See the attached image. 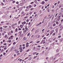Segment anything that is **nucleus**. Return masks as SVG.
Instances as JSON below:
<instances>
[{
  "mask_svg": "<svg viewBox=\"0 0 63 63\" xmlns=\"http://www.w3.org/2000/svg\"><path fill=\"white\" fill-rule=\"evenodd\" d=\"M59 54V53H58L56 54L55 55V56H57V55H58Z\"/></svg>",
  "mask_w": 63,
  "mask_h": 63,
  "instance_id": "9",
  "label": "nucleus"
},
{
  "mask_svg": "<svg viewBox=\"0 0 63 63\" xmlns=\"http://www.w3.org/2000/svg\"><path fill=\"white\" fill-rule=\"evenodd\" d=\"M63 19H62L61 20V22H63Z\"/></svg>",
  "mask_w": 63,
  "mask_h": 63,
  "instance_id": "62",
  "label": "nucleus"
},
{
  "mask_svg": "<svg viewBox=\"0 0 63 63\" xmlns=\"http://www.w3.org/2000/svg\"><path fill=\"white\" fill-rule=\"evenodd\" d=\"M27 31L26 30H25V31H24L23 32V33H25Z\"/></svg>",
  "mask_w": 63,
  "mask_h": 63,
  "instance_id": "19",
  "label": "nucleus"
},
{
  "mask_svg": "<svg viewBox=\"0 0 63 63\" xmlns=\"http://www.w3.org/2000/svg\"><path fill=\"white\" fill-rule=\"evenodd\" d=\"M3 29V28H2V27H1L0 28V30H2V29Z\"/></svg>",
  "mask_w": 63,
  "mask_h": 63,
  "instance_id": "44",
  "label": "nucleus"
},
{
  "mask_svg": "<svg viewBox=\"0 0 63 63\" xmlns=\"http://www.w3.org/2000/svg\"><path fill=\"white\" fill-rule=\"evenodd\" d=\"M45 3V2L44 1H43L40 3V4H42V5H44Z\"/></svg>",
  "mask_w": 63,
  "mask_h": 63,
  "instance_id": "1",
  "label": "nucleus"
},
{
  "mask_svg": "<svg viewBox=\"0 0 63 63\" xmlns=\"http://www.w3.org/2000/svg\"><path fill=\"white\" fill-rule=\"evenodd\" d=\"M61 37V35H60V36H58V38H60Z\"/></svg>",
  "mask_w": 63,
  "mask_h": 63,
  "instance_id": "37",
  "label": "nucleus"
},
{
  "mask_svg": "<svg viewBox=\"0 0 63 63\" xmlns=\"http://www.w3.org/2000/svg\"><path fill=\"white\" fill-rule=\"evenodd\" d=\"M28 17V16H26V17H24V18H27Z\"/></svg>",
  "mask_w": 63,
  "mask_h": 63,
  "instance_id": "50",
  "label": "nucleus"
},
{
  "mask_svg": "<svg viewBox=\"0 0 63 63\" xmlns=\"http://www.w3.org/2000/svg\"><path fill=\"white\" fill-rule=\"evenodd\" d=\"M55 33H54L52 34V35H53V36H54V35H55Z\"/></svg>",
  "mask_w": 63,
  "mask_h": 63,
  "instance_id": "25",
  "label": "nucleus"
},
{
  "mask_svg": "<svg viewBox=\"0 0 63 63\" xmlns=\"http://www.w3.org/2000/svg\"><path fill=\"white\" fill-rule=\"evenodd\" d=\"M20 54V53H17V55H19V54Z\"/></svg>",
  "mask_w": 63,
  "mask_h": 63,
  "instance_id": "60",
  "label": "nucleus"
},
{
  "mask_svg": "<svg viewBox=\"0 0 63 63\" xmlns=\"http://www.w3.org/2000/svg\"><path fill=\"white\" fill-rule=\"evenodd\" d=\"M33 3H34V2H31V4H33Z\"/></svg>",
  "mask_w": 63,
  "mask_h": 63,
  "instance_id": "54",
  "label": "nucleus"
},
{
  "mask_svg": "<svg viewBox=\"0 0 63 63\" xmlns=\"http://www.w3.org/2000/svg\"><path fill=\"white\" fill-rule=\"evenodd\" d=\"M60 18H59L58 19V20H57V21H59V20H60Z\"/></svg>",
  "mask_w": 63,
  "mask_h": 63,
  "instance_id": "48",
  "label": "nucleus"
},
{
  "mask_svg": "<svg viewBox=\"0 0 63 63\" xmlns=\"http://www.w3.org/2000/svg\"><path fill=\"white\" fill-rule=\"evenodd\" d=\"M29 46V45H26V47H28Z\"/></svg>",
  "mask_w": 63,
  "mask_h": 63,
  "instance_id": "33",
  "label": "nucleus"
},
{
  "mask_svg": "<svg viewBox=\"0 0 63 63\" xmlns=\"http://www.w3.org/2000/svg\"><path fill=\"white\" fill-rule=\"evenodd\" d=\"M5 17H6V16L5 15H4L2 16V18H5Z\"/></svg>",
  "mask_w": 63,
  "mask_h": 63,
  "instance_id": "13",
  "label": "nucleus"
},
{
  "mask_svg": "<svg viewBox=\"0 0 63 63\" xmlns=\"http://www.w3.org/2000/svg\"><path fill=\"white\" fill-rule=\"evenodd\" d=\"M19 49L20 50H22V51H23V49H22V47H19Z\"/></svg>",
  "mask_w": 63,
  "mask_h": 63,
  "instance_id": "2",
  "label": "nucleus"
},
{
  "mask_svg": "<svg viewBox=\"0 0 63 63\" xmlns=\"http://www.w3.org/2000/svg\"><path fill=\"white\" fill-rule=\"evenodd\" d=\"M16 41H17V40H18V37H17L16 38Z\"/></svg>",
  "mask_w": 63,
  "mask_h": 63,
  "instance_id": "49",
  "label": "nucleus"
},
{
  "mask_svg": "<svg viewBox=\"0 0 63 63\" xmlns=\"http://www.w3.org/2000/svg\"><path fill=\"white\" fill-rule=\"evenodd\" d=\"M29 35H30V33H29L28 34H27V36H29Z\"/></svg>",
  "mask_w": 63,
  "mask_h": 63,
  "instance_id": "31",
  "label": "nucleus"
},
{
  "mask_svg": "<svg viewBox=\"0 0 63 63\" xmlns=\"http://www.w3.org/2000/svg\"><path fill=\"white\" fill-rule=\"evenodd\" d=\"M7 37V35H6L4 36V38H6Z\"/></svg>",
  "mask_w": 63,
  "mask_h": 63,
  "instance_id": "34",
  "label": "nucleus"
},
{
  "mask_svg": "<svg viewBox=\"0 0 63 63\" xmlns=\"http://www.w3.org/2000/svg\"><path fill=\"white\" fill-rule=\"evenodd\" d=\"M25 11H26V12H27V11H28V9H26L25 10Z\"/></svg>",
  "mask_w": 63,
  "mask_h": 63,
  "instance_id": "43",
  "label": "nucleus"
},
{
  "mask_svg": "<svg viewBox=\"0 0 63 63\" xmlns=\"http://www.w3.org/2000/svg\"><path fill=\"white\" fill-rule=\"evenodd\" d=\"M56 4H57V3H56L54 4L55 6H56Z\"/></svg>",
  "mask_w": 63,
  "mask_h": 63,
  "instance_id": "59",
  "label": "nucleus"
},
{
  "mask_svg": "<svg viewBox=\"0 0 63 63\" xmlns=\"http://www.w3.org/2000/svg\"><path fill=\"white\" fill-rule=\"evenodd\" d=\"M14 57H16V54H15L14 55Z\"/></svg>",
  "mask_w": 63,
  "mask_h": 63,
  "instance_id": "61",
  "label": "nucleus"
},
{
  "mask_svg": "<svg viewBox=\"0 0 63 63\" xmlns=\"http://www.w3.org/2000/svg\"><path fill=\"white\" fill-rule=\"evenodd\" d=\"M41 49L40 48H38L35 49H38V51H39L40 50V49Z\"/></svg>",
  "mask_w": 63,
  "mask_h": 63,
  "instance_id": "8",
  "label": "nucleus"
},
{
  "mask_svg": "<svg viewBox=\"0 0 63 63\" xmlns=\"http://www.w3.org/2000/svg\"><path fill=\"white\" fill-rule=\"evenodd\" d=\"M22 5H23V4H22V3H21L20 4V6H22Z\"/></svg>",
  "mask_w": 63,
  "mask_h": 63,
  "instance_id": "12",
  "label": "nucleus"
},
{
  "mask_svg": "<svg viewBox=\"0 0 63 63\" xmlns=\"http://www.w3.org/2000/svg\"><path fill=\"white\" fill-rule=\"evenodd\" d=\"M63 40V38H62L60 40V41H61V42H62V41Z\"/></svg>",
  "mask_w": 63,
  "mask_h": 63,
  "instance_id": "15",
  "label": "nucleus"
},
{
  "mask_svg": "<svg viewBox=\"0 0 63 63\" xmlns=\"http://www.w3.org/2000/svg\"><path fill=\"white\" fill-rule=\"evenodd\" d=\"M8 35H10L11 34V32H10L9 33H8Z\"/></svg>",
  "mask_w": 63,
  "mask_h": 63,
  "instance_id": "6",
  "label": "nucleus"
},
{
  "mask_svg": "<svg viewBox=\"0 0 63 63\" xmlns=\"http://www.w3.org/2000/svg\"><path fill=\"white\" fill-rule=\"evenodd\" d=\"M39 42H40V41H38L36 43L38 44V43H39Z\"/></svg>",
  "mask_w": 63,
  "mask_h": 63,
  "instance_id": "26",
  "label": "nucleus"
},
{
  "mask_svg": "<svg viewBox=\"0 0 63 63\" xmlns=\"http://www.w3.org/2000/svg\"><path fill=\"white\" fill-rule=\"evenodd\" d=\"M20 9H21V11H22V9H23V7H21V8H20Z\"/></svg>",
  "mask_w": 63,
  "mask_h": 63,
  "instance_id": "22",
  "label": "nucleus"
},
{
  "mask_svg": "<svg viewBox=\"0 0 63 63\" xmlns=\"http://www.w3.org/2000/svg\"><path fill=\"white\" fill-rule=\"evenodd\" d=\"M29 19H27V20H26V21H27V22H29Z\"/></svg>",
  "mask_w": 63,
  "mask_h": 63,
  "instance_id": "40",
  "label": "nucleus"
},
{
  "mask_svg": "<svg viewBox=\"0 0 63 63\" xmlns=\"http://www.w3.org/2000/svg\"><path fill=\"white\" fill-rule=\"evenodd\" d=\"M1 4L2 6H4V3H3L2 2L1 3Z\"/></svg>",
  "mask_w": 63,
  "mask_h": 63,
  "instance_id": "23",
  "label": "nucleus"
},
{
  "mask_svg": "<svg viewBox=\"0 0 63 63\" xmlns=\"http://www.w3.org/2000/svg\"><path fill=\"white\" fill-rule=\"evenodd\" d=\"M32 25V24H31L30 25V26H29V25L28 27H30V26H31V25Z\"/></svg>",
  "mask_w": 63,
  "mask_h": 63,
  "instance_id": "27",
  "label": "nucleus"
},
{
  "mask_svg": "<svg viewBox=\"0 0 63 63\" xmlns=\"http://www.w3.org/2000/svg\"><path fill=\"white\" fill-rule=\"evenodd\" d=\"M58 14L57 13L56 14V15L55 16V17H56V16H57V14Z\"/></svg>",
  "mask_w": 63,
  "mask_h": 63,
  "instance_id": "38",
  "label": "nucleus"
},
{
  "mask_svg": "<svg viewBox=\"0 0 63 63\" xmlns=\"http://www.w3.org/2000/svg\"><path fill=\"white\" fill-rule=\"evenodd\" d=\"M58 28H57L55 30L56 32H58Z\"/></svg>",
  "mask_w": 63,
  "mask_h": 63,
  "instance_id": "7",
  "label": "nucleus"
},
{
  "mask_svg": "<svg viewBox=\"0 0 63 63\" xmlns=\"http://www.w3.org/2000/svg\"><path fill=\"white\" fill-rule=\"evenodd\" d=\"M2 56H3V55H2V54H1L0 55V57H2Z\"/></svg>",
  "mask_w": 63,
  "mask_h": 63,
  "instance_id": "58",
  "label": "nucleus"
},
{
  "mask_svg": "<svg viewBox=\"0 0 63 63\" xmlns=\"http://www.w3.org/2000/svg\"><path fill=\"white\" fill-rule=\"evenodd\" d=\"M22 33V31H19V33L20 34V33Z\"/></svg>",
  "mask_w": 63,
  "mask_h": 63,
  "instance_id": "39",
  "label": "nucleus"
},
{
  "mask_svg": "<svg viewBox=\"0 0 63 63\" xmlns=\"http://www.w3.org/2000/svg\"><path fill=\"white\" fill-rule=\"evenodd\" d=\"M50 59H52L53 58V57H51L50 58Z\"/></svg>",
  "mask_w": 63,
  "mask_h": 63,
  "instance_id": "30",
  "label": "nucleus"
},
{
  "mask_svg": "<svg viewBox=\"0 0 63 63\" xmlns=\"http://www.w3.org/2000/svg\"><path fill=\"white\" fill-rule=\"evenodd\" d=\"M39 25H40V24H37V25H36V26H39Z\"/></svg>",
  "mask_w": 63,
  "mask_h": 63,
  "instance_id": "35",
  "label": "nucleus"
},
{
  "mask_svg": "<svg viewBox=\"0 0 63 63\" xmlns=\"http://www.w3.org/2000/svg\"><path fill=\"white\" fill-rule=\"evenodd\" d=\"M37 57V56H36L35 57H34L33 58V59H35V58H36Z\"/></svg>",
  "mask_w": 63,
  "mask_h": 63,
  "instance_id": "32",
  "label": "nucleus"
},
{
  "mask_svg": "<svg viewBox=\"0 0 63 63\" xmlns=\"http://www.w3.org/2000/svg\"><path fill=\"white\" fill-rule=\"evenodd\" d=\"M31 58L30 57L28 59V60H31Z\"/></svg>",
  "mask_w": 63,
  "mask_h": 63,
  "instance_id": "28",
  "label": "nucleus"
},
{
  "mask_svg": "<svg viewBox=\"0 0 63 63\" xmlns=\"http://www.w3.org/2000/svg\"><path fill=\"white\" fill-rule=\"evenodd\" d=\"M29 45V43H27L26 44V45Z\"/></svg>",
  "mask_w": 63,
  "mask_h": 63,
  "instance_id": "36",
  "label": "nucleus"
},
{
  "mask_svg": "<svg viewBox=\"0 0 63 63\" xmlns=\"http://www.w3.org/2000/svg\"><path fill=\"white\" fill-rule=\"evenodd\" d=\"M55 25H56V24H55V23H54L53 25V26H54V27L55 26Z\"/></svg>",
  "mask_w": 63,
  "mask_h": 63,
  "instance_id": "11",
  "label": "nucleus"
},
{
  "mask_svg": "<svg viewBox=\"0 0 63 63\" xmlns=\"http://www.w3.org/2000/svg\"><path fill=\"white\" fill-rule=\"evenodd\" d=\"M53 31H51V33H50V35H51V34H52V33H53V31H53V32H52Z\"/></svg>",
  "mask_w": 63,
  "mask_h": 63,
  "instance_id": "3",
  "label": "nucleus"
},
{
  "mask_svg": "<svg viewBox=\"0 0 63 63\" xmlns=\"http://www.w3.org/2000/svg\"><path fill=\"white\" fill-rule=\"evenodd\" d=\"M11 27H12L13 29H15V27H14L13 26H11Z\"/></svg>",
  "mask_w": 63,
  "mask_h": 63,
  "instance_id": "52",
  "label": "nucleus"
},
{
  "mask_svg": "<svg viewBox=\"0 0 63 63\" xmlns=\"http://www.w3.org/2000/svg\"><path fill=\"white\" fill-rule=\"evenodd\" d=\"M25 34H26L25 33H24V34H22V36H24V35H25Z\"/></svg>",
  "mask_w": 63,
  "mask_h": 63,
  "instance_id": "10",
  "label": "nucleus"
},
{
  "mask_svg": "<svg viewBox=\"0 0 63 63\" xmlns=\"http://www.w3.org/2000/svg\"><path fill=\"white\" fill-rule=\"evenodd\" d=\"M15 31H17V28H16V29H15Z\"/></svg>",
  "mask_w": 63,
  "mask_h": 63,
  "instance_id": "41",
  "label": "nucleus"
},
{
  "mask_svg": "<svg viewBox=\"0 0 63 63\" xmlns=\"http://www.w3.org/2000/svg\"><path fill=\"white\" fill-rule=\"evenodd\" d=\"M25 47H23V49H24L25 48Z\"/></svg>",
  "mask_w": 63,
  "mask_h": 63,
  "instance_id": "64",
  "label": "nucleus"
},
{
  "mask_svg": "<svg viewBox=\"0 0 63 63\" xmlns=\"http://www.w3.org/2000/svg\"><path fill=\"white\" fill-rule=\"evenodd\" d=\"M56 23L57 24H58V22L57 21L56 22Z\"/></svg>",
  "mask_w": 63,
  "mask_h": 63,
  "instance_id": "24",
  "label": "nucleus"
},
{
  "mask_svg": "<svg viewBox=\"0 0 63 63\" xmlns=\"http://www.w3.org/2000/svg\"><path fill=\"white\" fill-rule=\"evenodd\" d=\"M45 30V29H43L42 30V32H44V31Z\"/></svg>",
  "mask_w": 63,
  "mask_h": 63,
  "instance_id": "46",
  "label": "nucleus"
},
{
  "mask_svg": "<svg viewBox=\"0 0 63 63\" xmlns=\"http://www.w3.org/2000/svg\"><path fill=\"white\" fill-rule=\"evenodd\" d=\"M18 3H19L18 1H17L16 2V4H18Z\"/></svg>",
  "mask_w": 63,
  "mask_h": 63,
  "instance_id": "47",
  "label": "nucleus"
},
{
  "mask_svg": "<svg viewBox=\"0 0 63 63\" xmlns=\"http://www.w3.org/2000/svg\"><path fill=\"white\" fill-rule=\"evenodd\" d=\"M36 53H37V52H34L33 53V55H34V54H35Z\"/></svg>",
  "mask_w": 63,
  "mask_h": 63,
  "instance_id": "14",
  "label": "nucleus"
},
{
  "mask_svg": "<svg viewBox=\"0 0 63 63\" xmlns=\"http://www.w3.org/2000/svg\"><path fill=\"white\" fill-rule=\"evenodd\" d=\"M4 45H7V43H4Z\"/></svg>",
  "mask_w": 63,
  "mask_h": 63,
  "instance_id": "63",
  "label": "nucleus"
},
{
  "mask_svg": "<svg viewBox=\"0 0 63 63\" xmlns=\"http://www.w3.org/2000/svg\"><path fill=\"white\" fill-rule=\"evenodd\" d=\"M56 52H59V49H57L56 50Z\"/></svg>",
  "mask_w": 63,
  "mask_h": 63,
  "instance_id": "20",
  "label": "nucleus"
},
{
  "mask_svg": "<svg viewBox=\"0 0 63 63\" xmlns=\"http://www.w3.org/2000/svg\"><path fill=\"white\" fill-rule=\"evenodd\" d=\"M29 8H31V5H29Z\"/></svg>",
  "mask_w": 63,
  "mask_h": 63,
  "instance_id": "29",
  "label": "nucleus"
},
{
  "mask_svg": "<svg viewBox=\"0 0 63 63\" xmlns=\"http://www.w3.org/2000/svg\"><path fill=\"white\" fill-rule=\"evenodd\" d=\"M16 44V43L15 42H14L13 43V45H15V44Z\"/></svg>",
  "mask_w": 63,
  "mask_h": 63,
  "instance_id": "21",
  "label": "nucleus"
},
{
  "mask_svg": "<svg viewBox=\"0 0 63 63\" xmlns=\"http://www.w3.org/2000/svg\"><path fill=\"white\" fill-rule=\"evenodd\" d=\"M38 30H36L35 32V34H36V33H38Z\"/></svg>",
  "mask_w": 63,
  "mask_h": 63,
  "instance_id": "18",
  "label": "nucleus"
},
{
  "mask_svg": "<svg viewBox=\"0 0 63 63\" xmlns=\"http://www.w3.org/2000/svg\"><path fill=\"white\" fill-rule=\"evenodd\" d=\"M20 27L21 28H23V26L22 25H20Z\"/></svg>",
  "mask_w": 63,
  "mask_h": 63,
  "instance_id": "4",
  "label": "nucleus"
},
{
  "mask_svg": "<svg viewBox=\"0 0 63 63\" xmlns=\"http://www.w3.org/2000/svg\"><path fill=\"white\" fill-rule=\"evenodd\" d=\"M27 39L25 38V37H24V38L23 39V40H27Z\"/></svg>",
  "mask_w": 63,
  "mask_h": 63,
  "instance_id": "5",
  "label": "nucleus"
},
{
  "mask_svg": "<svg viewBox=\"0 0 63 63\" xmlns=\"http://www.w3.org/2000/svg\"><path fill=\"white\" fill-rule=\"evenodd\" d=\"M6 48H7V47H5L4 48V50H5V49H6Z\"/></svg>",
  "mask_w": 63,
  "mask_h": 63,
  "instance_id": "55",
  "label": "nucleus"
},
{
  "mask_svg": "<svg viewBox=\"0 0 63 63\" xmlns=\"http://www.w3.org/2000/svg\"><path fill=\"white\" fill-rule=\"evenodd\" d=\"M21 61H22V59H21L19 60V61H20V62H21Z\"/></svg>",
  "mask_w": 63,
  "mask_h": 63,
  "instance_id": "53",
  "label": "nucleus"
},
{
  "mask_svg": "<svg viewBox=\"0 0 63 63\" xmlns=\"http://www.w3.org/2000/svg\"><path fill=\"white\" fill-rule=\"evenodd\" d=\"M23 23L24 24H25L26 23V22H25V21H24L23 22Z\"/></svg>",
  "mask_w": 63,
  "mask_h": 63,
  "instance_id": "42",
  "label": "nucleus"
},
{
  "mask_svg": "<svg viewBox=\"0 0 63 63\" xmlns=\"http://www.w3.org/2000/svg\"><path fill=\"white\" fill-rule=\"evenodd\" d=\"M11 33H12H12H13V31L12 30L11 31Z\"/></svg>",
  "mask_w": 63,
  "mask_h": 63,
  "instance_id": "51",
  "label": "nucleus"
},
{
  "mask_svg": "<svg viewBox=\"0 0 63 63\" xmlns=\"http://www.w3.org/2000/svg\"><path fill=\"white\" fill-rule=\"evenodd\" d=\"M25 29H26V30H28V29L27 28V27H26L25 28Z\"/></svg>",
  "mask_w": 63,
  "mask_h": 63,
  "instance_id": "17",
  "label": "nucleus"
},
{
  "mask_svg": "<svg viewBox=\"0 0 63 63\" xmlns=\"http://www.w3.org/2000/svg\"><path fill=\"white\" fill-rule=\"evenodd\" d=\"M36 6L37 5H36V4H34V7H36Z\"/></svg>",
  "mask_w": 63,
  "mask_h": 63,
  "instance_id": "45",
  "label": "nucleus"
},
{
  "mask_svg": "<svg viewBox=\"0 0 63 63\" xmlns=\"http://www.w3.org/2000/svg\"><path fill=\"white\" fill-rule=\"evenodd\" d=\"M5 54H6V53L5 52H4L3 53V55H5Z\"/></svg>",
  "mask_w": 63,
  "mask_h": 63,
  "instance_id": "57",
  "label": "nucleus"
},
{
  "mask_svg": "<svg viewBox=\"0 0 63 63\" xmlns=\"http://www.w3.org/2000/svg\"><path fill=\"white\" fill-rule=\"evenodd\" d=\"M8 41H9V43H11V40H8Z\"/></svg>",
  "mask_w": 63,
  "mask_h": 63,
  "instance_id": "56",
  "label": "nucleus"
},
{
  "mask_svg": "<svg viewBox=\"0 0 63 63\" xmlns=\"http://www.w3.org/2000/svg\"><path fill=\"white\" fill-rule=\"evenodd\" d=\"M3 51H4V49H2L1 50V51H0V52H3Z\"/></svg>",
  "mask_w": 63,
  "mask_h": 63,
  "instance_id": "16",
  "label": "nucleus"
}]
</instances>
